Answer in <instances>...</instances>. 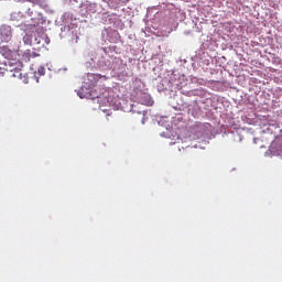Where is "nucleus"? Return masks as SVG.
I'll use <instances>...</instances> for the list:
<instances>
[{"label": "nucleus", "instance_id": "obj_3", "mask_svg": "<svg viewBox=\"0 0 282 282\" xmlns=\"http://www.w3.org/2000/svg\"><path fill=\"white\" fill-rule=\"evenodd\" d=\"M11 73V78H19V80H22V83L28 84L29 83V77L28 74L23 73V69L21 70H10Z\"/></svg>", "mask_w": 282, "mask_h": 282}, {"label": "nucleus", "instance_id": "obj_6", "mask_svg": "<svg viewBox=\"0 0 282 282\" xmlns=\"http://www.w3.org/2000/svg\"><path fill=\"white\" fill-rule=\"evenodd\" d=\"M39 74H40V76H44L45 75V68L44 67H40L39 68Z\"/></svg>", "mask_w": 282, "mask_h": 282}, {"label": "nucleus", "instance_id": "obj_1", "mask_svg": "<svg viewBox=\"0 0 282 282\" xmlns=\"http://www.w3.org/2000/svg\"><path fill=\"white\" fill-rule=\"evenodd\" d=\"M19 56V53L15 51H8L6 53V58H8V65L10 67L9 72H17L23 69V62L19 59H14Z\"/></svg>", "mask_w": 282, "mask_h": 282}, {"label": "nucleus", "instance_id": "obj_2", "mask_svg": "<svg viewBox=\"0 0 282 282\" xmlns=\"http://www.w3.org/2000/svg\"><path fill=\"white\" fill-rule=\"evenodd\" d=\"M269 150L272 153V155H282V137L275 138L272 141Z\"/></svg>", "mask_w": 282, "mask_h": 282}, {"label": "nucleus", "instance_id": "obj_4", "mask_svg": "<svg viewBox=\"0 0 282 282\" xmlns=\"http://www.w3.org/2000/svg\"><path fill=\"white\" fill-rule=\"evenodd\" d=\"M36 56H39V54H36V52L26 50L22 53L21 61L23 63H30V61H32V58H36Z\"/></svg>", "mask_w": 282, "mask_h": 282}, {"label": "nucleus", "instance_id": "obj_7", "mask_svg": "<svg viewBox=\"0 0 282 282\" xmlns=\"http://www.w3.org/2000/svg\"><path fill=\"white\" fill-rule=\"evenodd\" d=\"M111 117V112L107 115V118Z\"/></svg>", "mask_w": 282, "mask_h": 282}, {"label": "nucleus", "instance_id": "obj_5", "mask_svg": "<svg viewBox=\"0 0 282 282\" xmlns=\"http://www.w3.org/2000/svg\"><path fill=\"white\" fill-rule=\"evenodd\" d=\"M0 36L1 40L4 41V43H8V41L12 39V31H10V29H1Z\"/></svg>", "mask_w": 282, "mask_h": 282}]
</instances>
